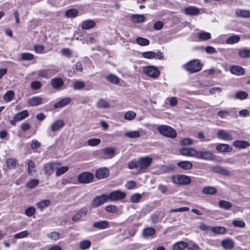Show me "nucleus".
Returning <instances> with one entry per match:
<instances>
[{"label": "nucleus", "instance_id": "nucleus-22", "mask_svg": "<svg viewBox=\"0 0 250 250\" xmlns=\"http://www.w3.org/2000/svg\"><path fill=\"white\" fill-rule=\"evenodd\" d=\"M231 73L238 76H241L244 74L245 70L243 67L238 65L232 66L230 68Z\"/></svg>", "mask_w": 250, "mask_h": 250}, {"label": "nucleus", "instance_id": "nucleus-59", "mask_svg": "<svg viewBox=\"0 0 250 250\" xmlns=\"http://www.w3.org/2000/svg\"><path fill=\"white\" fill-rule=\"evenodd\" d=\"M248 94L244 91H239L236 93L235 97L240 100H244L247 98Z\"/></svg>", "mask_w": 250, "mask_h": 250}, {"label": "nucleus", "instance_id": "nucleus-6", "mask_svg": "<svg viewBox=\"0 0 250 250\" xmlns=\"http://www.w3.org/2000/svg\"><path fill=\"white\" fill-rule=\"evenodd\" d=\"M196 158L207 161H212L215 159L213 153L208 150L197 151Z\"/></svg>", "mask_w": 250, "mask_h": 250}, {"label": "nucleus", "instance_id": "nucleus-56", "mask_svg": "<svg viewBox=\"0 0 250 250\" xmlns=\"http://www.w3.org/2000/svg\"><path fill=\"white\" fill-rule=\"evenodd\" d=\"M29 234V232L27 230H24L19 232L18 233H16L14 237L15 239H21L24 237H26Z\"/></svg>", "mask_w": 250, "mask_h": 250}, {"label": "nucleus", "instance_id": "nucleus-27", "mask_svg": "<svg viewBox=\"0 0 250 250\" xmlns=\"http://www.w3.org/2000/svg\"><path fill=\"white\" fill-rule=\"evenodd\" d=\"M95 22L91 20H87L83 21L82 24V28L84 30H88L95 26Z\"/></svg>", "mask_w": 250, "mask_h": 250}, {"label": "nucleus", "instance_id": "nucleus-8", "mask_svg": "<svg viewBox=\"0 0 250 250\" xmlns=\"http://www.w3.org/2000/svg\"><path fill=\"white\" fill-rule=\"evenodd\" d=\"M94 178L93 174L89 172H84L79 174L78 177L80 183L88 184L92 182Z\"/></svg>", "mask_w": 250, "mask_h": 250}, {"label": "nucleus", "instance_id": "nucleus-40", "mask_svg": "<svg viewBox=\"0 0 250 250\" xmlns=\"http://www.w3.org/2000/svg\"><path fill=\"white\" fill-rule=\"evenodd\" d=\"M177 165L184 169H190L192 167V164L189 161H181L178 163Z\"/></svg>", "mask_w": 250, "mask_h": 250}, {"label": "nucleus", "instance_id": "nucleus-20", "mask_svg": "<svg viewBox=\"0 0 250 250\" xmlns=\"http://www.w3.org/2000/svg\"><path fill=\"white\" fill-rule=\"evenodd\" d=\"M27 172L30 175H34L36 172L35 162L32 160H27Z\"/></svg>", "mask_w": 250, "mask_h": 250}, {"label": "nucleus", "instance_id": "nucleus-55", "mask_svg": "<svg viewBox=\"0 0 250 250\" xmlns=\"http://www.w3.org/2000/svg\"><path fill=\"white\" fill-rule=\"evenodd\" d=\"M142 198L141 194L139 193H135L132 195L130 198V201L131 203H138Z\"/></svg>", "mask_w": 250, "mask_h": 250}, {"label": "nucleus", "instance_id": "nucleus-34", "mask_svg": "<svg viewBox=\"0 0 250 250\" xmlns=\"http://www.w3.org/2000/svg\"><path fill=\"white\" fill-rule=\"evenodd\" d=\"M218 206L221 208L229 210L232 207V204L230 202L222 200L219 201Z\"/></svg>", "mask_w": 250, "mask_h": 250}, {"label": "nucleus", "instance_id": "nucleus-16", "mask_svg": "<svg viewBox=\"0 0 250 250\" xmlns=\"http://www.w3.org/2000/svg\"><path fill=\"white\" fill-rule=\"evenodd\" d=\"M221 245L224 249L231 250L234 247V242L231 238H227L221 241Z\"/></svg>", "mask_w": 250, "mask_h": 250}, {"label": "nucleus", "instance_id": "nucleus-15", "mask_svg": "<svg viewBox=\"0 0 250 250\" xmlns=\"http://www.w3.org/2000/svg\"><path fill=\"white\" fill-rule=\"evenodd\" d=\"M179 152L182 155L196 157L197 150L192 148H182Z\"/></svg>", "mask_w": 250, "mask_h": 250}, {"label": "nucleus", "instance_id": "nucleus-50", "mask_svg": "<svg viewBox=\"0 0 250 250\" xmlns=\"http://www.w3.org/2000/svg\"><path fill=\"white\" fill-rule=\"evenodd\" d=\"M14 97V92L12 90H9L6 92L3 96V99L6 102H10Z\"/></svg>", "mask_w": 250, "mask_h": 250}, {"label": "nucleus", "instance_id": "nucleus-61", "mask_svg": "<svg viewBox=\"0 0 250 250\" xmlns=\"http://www.w3.org/2000/svg\"><path fill=\"white\" fill-rule=\"evenodd\" d=\"M101 143V140L99 139H90L87 141V144L90 146H96Z\"/></svg>", "mask_w": 250, "mask_h": 250}, {"label": "nucleus", "instance_id": "nucleus-37", "mask_svg": "<svg viewBox=\"0 0 250 250\" xmlns=\"http://www.w3.org/2000/svg\"><path fill=\"white\" fill-rule=\"evenodd\" d=\"M78 14V11L76 9H70L65 12V16L68 18H74Z\"/></svg>", "mask_w": 250, "mask_h": 250}, {"label": "nucleus", "instance_id": "nucleus-51", "mask_svg": "<svg viewBox=\"0 0 250 250\" xmlns=\"http://www.w3.org/2000/svg\"><path fill=\"white\" fill-rule=\"evenodd\" d=\"M198 38L200 40L206 41L211 38V35L208 32H202L198 34Z\"/></svg>", "mask_w": 250, "mask_h": 250}, {"label": "nucleus", "instance_id": "nucleus-24", "mask_svg": "<svg viewBox=\"0 0 250 250\" xmlns=\"http://www.w3.org/2000/svg\"><path fill=\"white\" fill-rule=\"evenodd\" d=\"M233 146L238 148H246L250 146V144L246 141L236 140L233 142Z\"/></svg>", "mask_w": 250, "mask_h": 250}, {"label": "nucleus", "instance_id": "nucleus-23", "mask_svg": "<svg viewBox=\"0 0 250 250\" xmlns=\"http://www.w3.org/2000/svg\"><path fill=\"white\" fill-rule=\"evenodd\" d=\"M71 101L70 98H64L61 100L60 101L55 103L54 105L55 108H59L62 107L69 104Z\"/></svg>", "mask_w": 250, "mask_h": 250}, {"label": "nucleus", "instance_id": "nucleus-43", "mask_svg": "<svg viewBox=\"0 0 250 250\" xmlns=\"http://www.w3.org/2000/svg\"><path fill=\"white\" fill-rule=\"evenodd\" d=\"M125 136L129 138H137L140 136V133L138 130L126 132Z\"/></svg>", "mask_w": 250, "mask_h": 250}, {"label": "nucleus", "instance_id": "nucleus-10", "mask_svg": "<svg viewBox=\"0 0 250 250\" xmlns=\"http://www.w3.org/2000/svg\"><path fill=\"white\" fill-rule=\"evenodd\" d=\"M107 201L108 199L107 195L103 194L100 196H97L94 198L92 200L91 205L94 208H97L101 206Z\"/></svg>", "mask_w": 250, "mask_h": 250}, {"label": "nucleus", "instance_id": "nucleus-1", "mask_svg": "<svg viewBox=\"0 0 250 250\" xmlns=\"http://www.w3.org/2000/svg\"><path fill=\"white\" fill-rule=\"evenodd\" d=\"M152 162V159L148 156L140 157L138 160L132 159L128 165L130 169H136L139 171L143 172L145 170L149 167Z\"/></svg>", "mask_w": 250, "mask_h": 250}, {"label": "nucleus", "instance_id": "nucleus-32", "mask_svg": "<svg viewBox=\"0 0 250 250\" xmlns=\"http://www.w3.org/2000/svg\"><path fill=\"white\" fill-rule=\"evenodd\" d=\"M202 191L205 194L213 195L217 192V189L215 187L207 186L203 188Z\"/></svg>", "mask_w": 250, "mask_h": 250}, {"label": "nucleus", "instance_id": "nucleus-62", "mask_svg": "<svg viewBox=\"0 0 250 250\" xmlns=\"http://www.w3.org/2000/svg\"><path fill=\"white\" fill-rule=\"evenodd\" d=\"M232 225L235 227L244 228L246 226L245 223L242 220H234L232 222Z\"/></svg>", "mask_w": 250, "mask_h": 250}, {"label": "nucleus", "instance_id": "nucleus-4", "mask_svg": "<svg viewBox=\"0 0 250 250\" xmlns=\"http://www.w3.org/2000/svg\"><path fill=\"white\" fill-rule=\"evenodd\" d=\"M171 181L178 185H185L190 183L189 177L184 175H176L171 177Z\"/></svg>", "mask_w": 250, "mask_h": 250}, {"label": "nucleus", "instance_id": "nucleus-7", "mask_svg": "<svg viewBox=\"0 0 250 250\" xmlns=\"http://www.w3.org/2000/svg\"><path fill=\"white\" fill-rule=\"evenodd\" d=\"M143 73L147 76L153 78H157L160 74L159 70L154 66H146L143 68Z\"/></svg>", "mask_w": 250, "mask_h": 250}, {"label": "nucleus", "instance_id": "nucleus-58", "mask_svg": "<svg viewBox=\"0 0 250 250\" xmlns=\"http://www.w3.org/2000/svg\"><path fill=\"white\" fill-rule=\"evenodd\" d=\"M34 55L29 53H23L21 54V59L24 61H30L33 59Z\"/></svg>", "mask_w": 250, "mask_h": 250}, {"label": "nucleus", "instance_id": "nucleus-38", "mask_svg": "<svg viewBox=\"0 0 250 250\" xmlns=\"http://www.w3.org/2000/svg\"><path fill=\"white\" fill-rule=\"evenodd\" d=\"M240 37L239 35H233L230 36L226 40V43L227 44H234L237 43L240 41Z\"/></svg>", "mask_w": 250, "mask_h": 250}, {"label": "nucleus", "instance_id": "nucleus-18", "mask_svg": "<svg viewBox=\"0 0 250 250\" xmlns=\"http://www.w3.org/2000/svg\"><path fill=\"white\" fill-rule=\"evenodd\" d=\"M102 153L105 156L104 158L106 159L112 158L115 154L114 148L111 147L103 148L102 149Z\"/></svg>", "mask_w": 250, "mask_h": 250}, {"label": "nucleus", "instance_id": "nucleus-25", "mask_svg": "<svg viewBox=\"0 0 250 250\" xmlns=\"http://www.w3.org/2000/svg\"><path fill=\"white\" fill-rule=\"evenodd\" d=\"M92 226L97 229H105L108 227V222L105 220L97 221L94 223Z\"/></svg>", "mask_w": 250, "mask_h": 250}, {"label": "nucleus", "instance_id": "nucleus-21", "mask_svg": "<svg viewBox=\"0 0 250 250\" xmlns=\"http://www.w3.org/2000/svg\"><path fill=\"white\" fill-rule=\"evenodd\" d=\"M42 103V99L40 97H34L28 101V104L32 106H38Z\"/></svg>", "mask_w": 250, "mask_h": 250}, {"label": "nucleus", "instance_id": "nucleus-14", "mask_svg": "<svg viewBox=\"0 0 250 250\" xmlns=\"http://www.w3.org/2000/svg\"><path fill=\"white\" fill-rule=\"evenodd\" d=\"M217 137L222 140L230 141L233 139L232 135L229 132L223 129H219L217 132Z\"/></svg>", "mask_w": 250, "mask_h": 250}, {"label": "nucleus", "instance_id": "nucleus-30", "mask_svg": "<svg viewBox=\"0 0 250 250\" xmlns=\"http://www.w3.org/2000/svg\"><path fill=\"white\" fill-rule=\"evenodd\" d=\"M52 86L56 89L60 88L63 84V81L61 78H56L53 79L51 83Z\"/></svg>", "mask_w": 250, "mask_h": 250}, {"label": "nucleus", "instance_id": "nucleus-48", "mask_svg": "<svg viewBox=\"0 0 250 250\" xmlns=\"http://www.w3.org/2000/svg\"><path fill=\"white\" fill-rule=\"evenodd\" d=\"M91 244V242L89 240H85L82 241L80 243L79 247L81 249L84 250L89 249Z\"/></svg>", "mask_w": 250, "mask_h": 250}, {"label": "nucleus", "instance_id": "nucleus-26", "mask_svg": "<svg viewBox=\"0 0 250 250\" xmlns=\"http://www.w3.org/2000/svg\"><path fill=\"white\" fill-rule=\"evenodd\" d=\"M155 233V229L152 227L144 228L143 230L142 235L145 238L152 236Z\"/></svg>", "mask_w": 250, "mask_h": 250}, {"label": "nucleus", "instance_id": "nucleus-47", "mask_svg": "<svg viewBox=\"0 0 250 250\" xmlns=\"http://www.w3.org/2000/svg\"><path fill=\"white\" fill-rule=\"evenodd\" d=\"M136 113L133 111H128L124 114V119L126 120L131 121L136 117Z\"/></svg>", "mask_w": 250, "mask_h": 250}, {"label": "nucleus", "instance_id": "nucleus-17", "mask_svg": "<svg viewBox=\"0 0 250 250\" xmlns=\"http://www.w3.org/2000/svg\"><path fill=\"white\" fill-rule=\"evenodd\" d=\"M216 149L219 152H229L232 151V147L228 144H219L216 146Z\"/></svg>", "mask_w": 250, "mask_h": 250}, {"label": "nucleus", "instance_id": "nucleus-49", "mask_svg": "<svg viewBox=\"0 0 250 250\" xmlns=\"http://www.w3.org/2000/svg\"><path fill=\"white\" fill-rule=\"evenodd\" d=\"M57 167V168L56 169V175L57 176H60V175L63 174V173H64L66 171H67L69 169L68 167H66V166H63V167Z\"/></svg>", "mask_w": 250, "mask_h": 250}, {"label": "nucleus", "instance_id": "nucleus-13", "mask_svg": "<svg viewBox=\"0 0 250 250\" xmlns=\"http://www.w3.org/2000/svg\"><path fill=\"white\" fill-rule=\"evenodd\" d=\"M109 175V170L106 167L98 168L95 173V176L98 179L107 178Z\"/></svg>", "mask_w": 250, "mask_h": 250}, {"label": "nucleus", "instance_id": "nucleus-63", "mask_svg": "<svg viewBox=\"0 0 250 250\" xmlns=\"http://www.w3.org/2000/svg\"><path fill=\"white\" fill-rule=\"evenodd\" d=\"M42 83L39 81H34L31 84L30 86L32 89L34 90H38L40 89L42 87Z\"/></svg>", "mask_w": 250, "mask_h": 250}, {"label": "nucleus", "instance_id": "nucleus-2", "mask_svg": "<svg viewBox=\"0 0 250 250\" xmlns=\"http://www.w3.org/2000/svg\"><path fill=\"white\" fill-rule=\"evenodd\" d=\"M159 133L165 137L175 138L177 136L176 130L167 125H160L157 128Z\"/></svg>", "mask_w": 250, "mask_h": 250}, {"label": "nucleus", "instance_id": "nucleus-44", "mask_svg": "<svg viewBox=\"0 0 250 250\" xmlns=\"http://www.w3.org/2000/svg\"><path fill=\"white\" fill-rule=\"evenodd\" d=\"M97 106L98 108L105 109L109 107L108 102L103 99H101L97 103Z\"/></svg>", "mask_w": 250, "mask_h": 250}, {"label": "nucleus", "instance_id": "nucleus-33", "mask_svg": "<svg viewBox=\"0 0 250 250\" xmlns=\"http://www.w3.org/2000/svg\"><path fill=\"white\" fill-rule=\"evenodd\" d=\"M237 17L241 18L250 17V11L245 9H237L235 12Z\"/></svg>", "mask_w": 250, "mask_h": 250}, {"label": "nucleus", "instance_id": "nucleus-54", "mask_svg": "<svg viewBox=\"0 0 250 250\" xmlns=\"http://www.w3.org/2000/svg\"><path fill=\"white\" fill-rule=\"evenodd\" d=\"M142 56L145 58L152 59L156 57V53L153 51H146L142 53Z\"/></svg>", "mask_w": 250, "mask_h": 250}, {"label": "nucleus", "instance_id": "nucleus-28", "mask_svg": "<svg viewBox=\"0 0 250 250\" xmlns=\"http://www.w3.org/2000/svg\"><path fill=\"white\" fill-rule=\"evenodd\" d=\"M184 12L185 14L188 15L194 16L197 15L199 13V10L197 8L195 7L189 6L184 9Z\"/></svg>", "mask_w": 250, "mask_h": 250}, {"label": "nucleus", "instance_id": "nucleus-31", "mask_svg": "<svg viewBox=\"0 0 250 250\" xmlns=\"http://www.w3.org/2000/svg\"><path fill=\"white\" fill-rule=\"evenodd\" d=\"M6 163L9 169H14L18 165V160L15 158H8L6 160Z\"/></svg>", "mask_w": 250, "mask_h": 250}, {"label": "nucleus", "instance_id": "nucleus-46", "mask_svg": "<svg viewBox=\"0 0 250 250\" xmlns=\"http://www.w3.org/2000/svg\"><path fill=\"white\" fill-rule=\"evenodd\" d=\"M85 86V83L82 81H75L74 82L73 87L75 90H81Z\"/></svg>", "mask_w": 250, "mask_h": 250}, {"label": "nucleus", "instance_id": "nucleus-3", "mask_svg": "<svg viewBox=\"0 0 250 250\" xmlns=\"http://www.w3.org/2000/svg\"><path fill=\"white\" fill-rule=\"evenodd\" d=\"M184 68L190 73H193L199 71L202 68V65L198 60H193L187 62Z\"/></svg>", "mask_w": 250, "mask_h": 250}, {"label": "nucleus", "instance_id": "nucleus-45", "mask_svg": "<svg viewBox=\"0 0 250 250\" xmlns=\"http://www.w3.org/2000/svg\"><path fill=\"white\" fill-rule=\"evenodd\" d=\"M106 79L113 84H117L119 82V78L115 75L110 74L106 76Z\"/></svg>", "mask_w": 250, "mask_h": 250}, {"label": "nucleus", "instance_id": "nucleus-36", "mask_svg": "<svg viewBox=\"0 0 250 250\" xmlns=\"http://www.w3.org/2000/svg\"><path fill=\"white\" fill-rule=\"evenodd\" d=\"M210 230L216 234H225L226 232V229L225 227H211Z\"/></svg>", "mask_w": 250, "mask_h": 250}, {"label": "nucleus", "instance_id": "nucleus-12", "mask_svg": "<svg viewBox=\"0 0 250 250\" xmlns=\"http://www.w3.org/2000/svg\"><path fill=\"white\" fill-rule=\"evenodd\" d=\"M61 164L59 163H48L44 165L43 170L45 174L47 175H51L54 170L57 168V167H60Z\"/></svg>", "mask_w": 250, "mask_h": 250}, {"label": "nucleus", "instance_id": "nucleus-19", "mask_svg": "<svg viewBox=\"0 0 250 250\" xmlns=\"http://www.w3.org/2000/svg\"><path fill=\"white\" fill-rule=\"evenodd\" d=\"M64 126V122L61 119H59L53 123L51 126V131L55 132L58 131Z\"/></svg>", "mask_w": 250, "mask_h": 250}, {"label": "nucleus", "instance_id": "nucleus-52", "mask_svg": "<svg viewBox=\"0 0 250 250\" xmlns=\"http://www.w3.org/2000/svg\"><path fill=\"white\" fill-rule=\"evenodd\" d=\"M136 42L142 46H146L148 45L149 43V41L146 38L138 37L136 38Z\"/></svg>", "mask_w": 250, "mask_h": 250}, {"label": "nucleus", "instance_id": "nucleus-5", "mask_svg": "<svg viewBox=\"0 0 250 250\" xmlns=\"http://www.w3.org/2000/svg\"><path fill=\"white\" fill-rule=\"evenodd\" d=\"M126 196V193L121 190H115L110 192L107 195L108 200L117 201L124 199Z\"/></svg>", "mask_w": 250, "mask_h": 250}, {"label": "nucleus", "instance_id": "nucleus-41", "mask_svg": "<svg viewBox=\"0 0 250 250\" xmlns=\"http://www.w3.org/2000/svg\"><path fill=\"white\" fill-rule=\"evenodd\" d=\"M50 203L49 200H43L39 202L36 203L37 207L41 210L43 209L44 208L47 207Z\"/></svg>", "mask_w": 250, "mask_h": 250}, {"label": "nucleus", "instance_id": "nucleus-11", "mask_svg": "<svg viewBox=\"0 0 250 250\" xmlns=\"http://www.w3.org/2000/svg\"><path fill=\"white\" fill-rule=\"evenodd\" d=\"M28 116V112L27 110H24L21 112L17 113L13 119L10 121V124L12 125H15L16 122L21 121Z\"/></svg>", "mask_w": 250, "mask_h": 250}, {"label": "nucleus", "instance_id": "nucleus-35", "mask_svg": "<svg viewBox=\"0 0 250 250\" xmlns=\"http://www.w3.org/2000/svg\"><path fill=\"white\" fill-rule=\"evenodd\" d=\"M238 55L241 58H250V50L247 48L240 49Z\"/></svg>", "mask_w": 250, "mask_h": 250}, {"label": "nucleus", "instance_id": "nucleus-42", "mask_svg": "<svg viewBox=\"0 0 250 250\" xmlns=\"http://www.w3.org/2000/svg\"><path fill=\"white\" fill-rule=\"evenodd\" d=\"M214 171L218 173L221 175H225V176H228L230 174V172L229 170H228L227 169L220 167H217L214 168Z\"/></svg>", "mask_w": 250, "mask_h": 250}, {"label": "nucleus", "instance_id": "nucleus-60", "mask_svg": "<svg viewBox=\"0 0 250 250\" xmlns=\"http://www.w3.org/2000/svg\"><path fill=\"white\" fill-rule=\"evenodd\" d=\"M36 211L35 208L34 207L27 208L25 210V214L28 217L32 216Z\"/></svg>", "mask_w": 250, "mask_h": 250}, {"label": "nucleus", "instance_id": "nucleus-39", "mask_svg": "<svg viewBox=\"0 0 250 250\" xmlns=\"http://www.w3.org/2000/svg\"><path fill=\"white\" fill-rule=\"evenodd\" d=\"M187 246V243L184 241H179L173 246V250H183Z\"/></svg>", "mask_w": 250, "mask_h": 250}, {"label": "nucleus", "instance_id": "nucleus-57", "mask_svg": "<svg viewBox=\"0 0 250 250\" xmlns=\"http://www.w3.org/2000/svg\"><path fill=\"white\" fill-rule=\"evenodd\" d=\"M105 210L108 212L115 213L118 212V209L116 206L112 205H109L105 207Z\"/></svg>", "mask_w": 250, "mask_h": 250}, {"label": "nucleus", "instance_id": "nucleus-29", "mask_svg": "<svg viewBox=\"0 0 250 250\" xmlns=\"http://www.w3.org/2000/svg\"><path fill=\"white\" fill-rule=\"evenodd\" d=\"M131 20L134 23L143 22L145 21L146 18L143 15L133 14L130 17Z\"/></svg>", "mask_w": 250, "mask_h": 250}, {"label": "nucleus", "instance_id": "nucleus-9", "mask_svg": "<svg viewBox=\"0 0 250 250\" xmlns=\"http://www.w3.org/2000/svg\"><path fill=\"white\" fill-rule=\"evenodd\" d=\"M89 211L88 208L84 206L76 211V213L72 217V220L74 222H78L81 220L82 218L87 215Z\"/></svg>", "mask_w": 250, "mask_h": 250}, {"label": "nucleus", "instance_id": "nucleus-53", "mask_svg": "<svg viewBox=\"0 0 250 250\" xmlns=\"http://www.w3.org/2000/svg\"><path fill=\"white\" fill-rule=\"evenodd\" d=\"M39 180L36 179H32L26 184V187L29 188H33L39 184Z\"/></svg>", "mask_w": 250, "mask_h": 250}, {"label": "nucleus", "instance_id": "nucleus-64", "mask_svg": "<svg viewBox=\"0 0 250 250\" xmlns=\"http://www.w3.org/2000/svg\"><path fill=\"white\" fill-rule=\"evenodd\" d=\"M192 143V140L189 138H184L180 141V144L184 146L190 145Z\"/></svg>", "mask_w": 250, "mask_h": 250}]
</instances>
